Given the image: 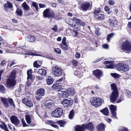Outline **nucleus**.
Listing matches in <instances>:
<instances>
[{
    "mask_svg": "<svg viewBox=\"0 0 131 131\" xmlns=\"http://www.w3.org/2000/svg\"><path fill=\"white\" fill-rule=\"evenodd\" d=\"M100 112L106 116H107L109 115V111L107 108H104L103 110H101Z\"/></svg>",
    "mask_w": 131,
    "mask_h": 131,
    "instance_id": "obj_29",
    "label": "nucleus"
},
{
    "mask_svg": "<svg viewBox=\"0 0 131 131\" xmlns=\"http://www.w3.org/2000/svg\"><path fill=\"white\" fill-rule=\"evenodd\" d=\"M41 103L42 107H44L45 108L48 109L50 108L53 104L52 101L50 100H48L46 99L42 101Z\"/></svg>",
    "mask_w": 131,
    "mask_h": 131,
    "instance_id": "obj_8",
    "label": "nucleus"
},
{
    "mask_svg": "<svg viewBox=\"0 0 131 131\" xmlns=\"http://www.w3.org/2000/svg\"><path fill=\"white\" fill-rule=\"evenodd\" d=\"M110 109L112 116L115 117H116V114L115 112L116 110V106L114 105H111L110 106Z\"/></svg>",
    "mask_w": 131,
    "mask_h": 131,
    "instance_id": "obj_16",
    "label": "nucleus"
},
{
    "mask_svg": "<svg viewBox=\"0 0 131 131\" xmlns=\"http://www.w3.org/2000/svg\"><path fill=\"white\" fill-rule=\"evenodd\" d=\"M54 123L53 122V123H52L51 126L54 128H58V125L56 124H54Z\"/></svg>",
    "mask_w": 131,
    "mask_h": 131,
    "instance_id": "obj_63",
    "label": "nucleus"
},
{
    "mask_svg": "<svg viewBox=\"0 0 131 131\" xmlns=\"http://www.w3.org/2000/svg\"><path fill=\"white\" fill-rule=\"evenodd\" d=\"M116 68L118 71H122L124 72L127 71L129 70V67L128 65L123 63L117 64L116 66Z\"/></svg>",
    "mask_w": 131,
    "mask_h": 131,
    "instance_id": "obj_3",
    "label": "nucleus"
},
{
    "mask_svg": "<svg viewBox=\"0 0 131 131\" xmlns=\"http://www.w3.org/2000/svg\"><path fill=\"white\" fill-rule=\"evenodd\" d=\"M25 118L28 124H29L31 123V119L29 115L28 114L26 115L25 116Z\"/></svg>",
    "mask_w": 131,
    "mask_h": 131,
    "instance_id": "obj_36",
    "label": "nucleus"
},
{
    "mask_svg": "<svg viewBox=\"0 0 131 131\" xmlns=\"http://www.w3.org/2000/svg\"><path fill=\"white\" fill-rule=\"evenodd\" d=\"M118 96V93L117 91H113L110 96V99L112 103L115 102Z\"/></svg>",
    "mask_w": 131,
    "mask_h": 131,
    "instance_id": "obj_11",
    "label": "nucleus"
},
{
    "mask_svg": "<svg viewBox=\"0 0 131 131\" xmlns=\"http://www.w3.org/2000/svg\"><path fill=\"white\" fill-rule=\"evenodd\" d=\"M108 3L109 4L112 6L114 5L115 4V2L114 0H109Z\"/></svg>",
    "mask_w": 131,
    "mask_h": 131,
    "instance_id": "obj_54",
    "label": "nucleus"
},
{
    "mask_svg": "<svg viewBox=\"0 0 131 131\" xmlns=\"http://www.w3.org/2000/svg\"><path fill=\"white\" fill-rule=\"evenodd\" d=\"M85 129L93 131L94 129L93 124L92 122H89L87 124H83L81 126L77 125L75 127V131H84Z\"/></svg>",
    "mask_w": 131,
    "mask_h": 131,
    "instance_id": "obj_1",
    "label": "nucleus"
},
{
    "mask_svg": "<svg viewBox=\"0 0 131 131\" xmlns=\"http://www.w3.org/2000/svg\"><path fill=\"white\" fill-rule=\"evenodd\" d=\"M103 63L106 65V67L107 68L113 69L114 67V64L113 63V61H105L103 62Z\"/></svg>",
    "mask_w": 131,
    "mask_h": 131,
    "instance_id": "obj_14",
    "label": "nucleus"
},
{
    "mask_svg": "<svg viewBox=\"0 0 131 131\" xmlns=\"http://www.w3.org/2000/svg\"><path fill=\"white\" fill-rule=\"evenodd\" d=\"M24 89V85L22 84H20L19 85V87L17 90L16 91V94L18 95L20 94V93Z\"/></svg>",
    "mask_w": 131,
    "mask_h": 131,
    "instance_id": "obj_24",
    "label": "nucleus"
},
{
    "mask_svg": "<svg viewBox=\"0 0 131 131\" xmlns=\"http://www.w3.org/2000/svg\"><path fill=\"white\" fill-rule=\"evenodd\" d=\"M91 4L88 2H85L82 3L80 6V9L84 11H86L90 9Z\"/></svg>",
    "mask_w": 131,
    "mask_h": 131,
    "instance_id": "obj_10",
    "label": "nucleus"
},
{
    "mask_svg": "<svg viewBox=\"0 0 131 131\" xmlns=\"http://www.w3.org/2000/svg\"><path fill=\"white\" fill-rule=\"evenodd\" d=\"M58 94L59 96L61 97H66L69 95L68 92L65 90H61L60 91L58 90Z\"/></svg>",
    "mask_w": 131,
    "mask_h": 131,
    "instance_id": "obj_13",
    "label": "nucleus"
},
{
    "mask_svg": "<svg viewBox=\"0 0 131 131\" xmlns=\"http://www.w3.org/2000/svg\"><path fill=\"white\" fill-rule=\"evenodd\" d=\"M72 20L73 21H76L77 23L81 26H84L85 25V23L82 21L80 19H78L76 17H74L73 18Z\"/></svg>",
    "mask_w": 131,
    "mask_h": 131,
    "instance_id": "obj_20",
    "label": "nucleus"
},
{
    "mask_svg": "<svg viewBox=\"0 0 131 131\" xmlns=\"http://www.w3.org/2000/svg\"><path fill=\"white\" fill-rule=\"evenodd\" d=\"M112 17V18L109 19V22L111 26H114L116 24V21L114 17Z\"/></svg>",
    "mask_w": 131,
    "mask_h": 131,
    "instance_id": "obj_25",
    "label": "nucleus"
},
{
    "mask_svg": "<svg viewBox=\"0 0 131 131\" xmlns=\"http://www.w3.org/2000/svg\"><path fill=\"white\" fill-rule=\"evenodd\" d=\"M62 70L57 65H56L53 67L52 68V73L55 76L59 77L62 73Z\"/></svg>",
    "mask_w": 131,
    "mask_h": 131,
    "instance_id": "obj_5",
    "label": "nucleus"
},
{
    "mask_svg": "<svg viewBox=\"0 0 131 131\" xmlns=\"http://www.w3.org/2000/svg\"><path fill=\"white\" fill-rule=\"evenodd\" d=\"M32 6L35 7L36 10L37 11L39 10V8L38 7V4L35 2H33L32 3Z\"/></svg>",
    "mask_w": 131,
    "mask_h": 131,
    "instance_id": "obj_38",
    "label": "nucleus"
},
{
    "mask_svg": "<svg viewBox=\"0 0 131 131\" xmlns=\"http://www.w3.org/2000/svg\"><path fill=\"white\" fill-rule=\"evenodd\" d=\"M54 123L53 122V123H52L51 126L54 128H58V125L56 124H54Z\"/></svg>",
    "mask_w": 131,
    "mask_h": 131,
    "instance_id": "obj_62",
    "label": "nucleus"
},
{
    "mask_svg": "<svg viewBox=\"0 0 131 131\" xmlns=\"http://www.w3.org/2000/svg\"><path fill=\"white\" fill-rule=\"evenodd\" d=\"M73 100H68L64 99L62 102L64 107H69L71 106L73 104Z\"/></svg>",
    "mask_w": 131,
    "mask_h": 131,
    "instance_id": "obj_12",
    "label": "nucleus"
},
{
    "mask_svg": "<svg viewBox=\"0 0 131 131\" xmlns=\"http://www.w3.org/2000/svg\"><path fill=\"white\" fill-rule=\"evenodd\" d=\"M58 124L61 127H63L64 125L66 124V123L64 121H60L58 122Z\"/></svg>",
    "mask_w": 131,
    "mask_h": 131,
    "instance_id": "obj_42",
    "label": "nucleus"
},
{
    "mask_svg": "<svg viewBox=\"0 0 131 131\" xmlns=\"http://www.w3.org/2000/svg\"><path fill=\"white\" fill-rule=\"evenodd\" d=\"M53 122L51 120H47L46 122V123L47 124H50L51 125V124L53 123Z\"/></svg>",
    "mask_w": 131,
    "mask_h": 131,
    "instance_id": "obj_58",
    "label": "nucleus"
},
{
    "mask_svg": "<svg viewBox=\"0 0 131 131\" xmlns=\"http://www.w3.org/2000/svg\"><path fill=\"white\" fill-rule=\"evenodd\" d=\"M93 72L95 77L99 79L102 75V73L99 70H94Z\"/></svg>",
    "mask_w": 131,
    "mask_h": 131,
    "instance_id": "obj_18",
    "label": "nucleus"
},
{
    "mask_svg": "<svg viewBox=\"0 0 131 131\" xmlns=\"http://www.w3.org/2000/svg\"><path fill=\"white\" fill-rule=\"evenodd\" d=\"M45 91L43 89H40L37 90V94L39 96H42L44 95Z\"/></svg>",
    "mask_w": 131,
    "mask_h": 131,
    "instance_id": "obj_28",
    "label": "nucleus"
},
{
    "mask_svg": "<svg viewBox=\"0 0 131 131\" xmlns=\"http://www.w3.org/2000/svg\"><path fill=\"white\" fill-rule=\"evenodd\" d=\"M74 111L73 110H72L70 112V113L69 115V118L70 119H72L74 116Z\"/></svg>",
    "mask_w": 131,
    "mask_h": 131,
    "instance_id": "obj_39",
    "label": "nucleus"
},
{
    "mask_svg": "<svg viewBox=\"0 0 131 131\" xmlns=\"http://www.w3.org/2000/svg\"><path fill=\"white\" fill-rule=\"evenodd\" d=\"M52 87L55 89H57L59 88V86L58 84H56L55 85H53Z\"/></svg>",
    "mask_w": 131,
    "mask_h": 131,
    "instance_id": "obj_60",
    "label": "nucleus"
},
{
    "mask_svg": "<svg viewBox=\"0 0 131 131\" xmlns=\"http://www.w3.org/2000/svg\"><path fill=\"white\" fill-rule=\"evenodd\" d=\"M63 114V110L61 108H57L52 112V116L53 117L58 118L61 116Z\"/></svg>",
    "mask_w": 131,
    "mask_h": 131,
    "instance_id": "obj_7",
    "label": "nucleus"
},
{
    "mask_svg": "<svg viewBox=\"0 0 131 131\" xmlns=\"http://www.w3.org/2000/svg\"><path fill=\"white\" fill-rule=\"evenodd\" d=\"M103 59V58H98L96 60H95L94 61V62L95 63H96L97 62H98L101 61V60H102Z\"/></svg>",
    "mask_w": 131,
    "mask_h": 131,
    "instance_id": "obj_64",
    "label": "nucleus"
},
{
    "mask_svg": "<svg viewBox=\"0 0 131 131\" xmlns=\"http://www.w3.org/2000/svg\"><path fill=\"white\" fill-rule=\"evenodd\" d=\"M1 99L5 106L6 107H8L9 106V105L8 102V98L7 99L5 97H1Z\"/></svg>",
    "mask_w": 131,
    "mask_h": 131,
    "instance_id": "obj_23",
    "label": "nucleus"
},
{
    "mask_svg": "<svg viewBox=\"0 0 131 131\" xmlns=\"http://www.w3.org/2000/svg\"><path fill=\"white\" fill-rule=\"evenodd\" d=\"M79 24L77 23L75 24L72 25V26L74 27V28L77 29L78 30H80V25H79Z\"/></svg>",
    "mask_w": 131,
    "mask_h": 131,
    "instance_id": "obj_41",
    "label": "nucleus"
},
{
    "mask_svg": "<svg viewBox=\"0 0 131 131\" xmlns=\"http://www.w3.org/2000/svg\"><path fill=\"white\" fill-rule=\"evenodd\" d=\"M61 47L63 50H68L67 45H60Z\"/></svg>",
    "mask_w": 131,
    "mask_h": 131,
    "instance_id": "obj_46",
    "label": "nucleus"
},
{
    "mask_svg": "<svg viewBox=\"0 0 131 131\" xmlns=\"http://www.w3.org/2000/svg\"><path fill=\"white\" fill-rule=\"evenodd\" d=\"M0 127L5 131H9L6 125L4 123H2L1 124H0Z\"/></svg>",
    "mask_w": 131,
    "mask_h": 131,
    "instance_id": "obj_33",
    "label": "nucleus"
},
{
    "mask_svg": "<svg viewBox=\"0 0 131 131\" xmlns=\"http://www.w3.org/2000/svg\"><path fill=\"white\" fill-rule=\"evenodd\" d=\"M53 79L50 77H49L46 79V81L47 84L48 85L51 84L53 82Z\"/></svg>",
    "mask_w": 131,
    "mask_h": 131,
    "instance_id": "obj_30",
    "label": "nucleus"
},
{
    "mask_svg": "<svg viewBox=\"0 0 131 131\" xmlns=\"http://www.w3.org/2000/svg\"><path fill=\"white\" fill-rule=\"evenodd\" d=\"M31 70H28L27 71V79L28 81L26 82V86H25L26 89H28L31 86V83L32 82L31 79Z\"/></svg>",
    "mask_w": 131,
    "mask_h": 131,
    "instance_id": "obj_9",
    "label": "nucleus"
},
{
    "mask_svg": "<svg viewBox=\"0 0 131 131\" xmlns=\"http://www.w3.org/2000/svg\"><path fill=\"white\" fill-rule=\"evenodd\" d=\"M118 130L119 131H128L127 128L126 127H123L119 128Z\"/></svg>",
    "mask_w": 131,
    "mask_h": 131,
    "instance_id": "obj_47",
    "label": "nucleus"
},
{
    "mask_svg": "<svg viewBox=\"0 0 131 131\" xmlns=\"http://www.w3.org/2000/svg\"><path fill=\"white\" fill-rule=\"evenodd\" d=\"M10 104L14 108L15 107V105L14 104V102L13 100L11 98H8V101Z\"/></svg>",
    "mask_w": 131,
    "mask_h": 131,
    "instance_id": "obj_34",
    "label": "nucleus"
},
{
    "mask_svg": "<svg viewBox=\"0 0 131 131\" xmlns=\"http://www.w3.org/2000/svg\"><path fill=\"white\" fill-rule=\"evenodd\" d=\"M23 102L26 105L29 107H31L33 106V104L32 101L29 100L28 99L24 98L23 100Z\"/></svg>",
    "mask_w": 131,
    "mask_h": 131,
    "instance_id": "obj_19",
    "label": "nucleus"
},
{
    "mask_svg": "<svg viewBox=\"0 0 131 131\" xmlns=\"http://www.w3.org/2000/svg\"><path fill=\"white\" fill-rule=\"evenodd\" d=\"M54 50L55 52L58 54H60L61 53V51L60 49L58 48H54Z\"/></svg>",
    "mask_w": 131,
    "mask_h": 131,
    "instance_id": "obj_52",
    "label": "nucleus"
},
{
    "mask_svg": "<svg viewBox=\"0 0 131 131\" xmlns=\"http://www.w3.org/2000/svg\"><path fill=\"white\" fill-rule=\"evenodd\" d=\"M28 54L30 55L35 56H41V55H40L38 54H35V53L32 52H30L28 53Z\"/></svg>",
    "mask_w": 131,
    "mask_h": 131,
    "instance_id": "obj_55",
    "label": "nucleus"
},
{
    "mask_svg": "<svg viewBox=\"0 0 131 131\" xmlns=\"http://www.w3.org/2000/svg\"><path fill=\"white\" fill-rule=\"evenodd\" d=\"M43 14V16H54L53 14V15H51V13L49 9H47L45 10Z\"/></svg>",
    "mask_w": 131,
    "mask_h": 131,
    "instance_id": "obj_22",
    "label": "nucleus"
},
{
    "mask_svg": "<svg viewBox=\"0 0 131 131\" xmlns=\"http://www.w3.org/2000/svg\"><path fill=\"white\" fill-rule=\"evenodd\" d=\"M101 9V8L99 7L96 8L95 7L94 12H93L94 14H95L96 15L98 16H104V14H103L101 13V12H100Z\"/></svg>",
    "mask_w": 131,
    "mask_h": 131,
    "instance_id": "obj_17",
    "label": "nucleus"
},
{
    "mask_svg": "<svg viewBox=\"0 0 131 131\" xmlns=\"http://www.w3.org/2000/svg\"><path fill=\"white\" fill-rule=\"evenodd\" d=\"M27 40L29 42H33L36 39V37L33 36H29L27 38Z\"/></svg>",
    "mask_w": 131,
    "mask_h": 131,
    "instance_id": "obj_31",
    "label": "nucleus"
},
{
    "mask_svg": "<svg viewBox=\"0 0 131 131\" xmlns=\"http://www.w3.org/2000/svg\"><path fill=\"white\" fill-rule=\"evenodd\" d=\"M104 102V100L100 97L94 98L92 100L91 103L93 105L97 107L100 106Z\"/></svg>",
    "mask_w": 131,
    "mask_h": 131,
    "instance_id": "obj_4",
    "label": "nucleus"
},
{
    "mask_svg": "<svg viewBox=\"0 0 131 131\" xmlns=\"http://www.w3.org/2000/svg\"><path fill=\"white\" fill-rule=\"evenodd\" d=\"M16 72L15 71H13L9 78L7 79L6 81V85L8 87L14 86L16 84L15 79V78Z\"/></svg>",
    "mask_w": 131,
    "mask_h": 131,
    "instance_id": "obj_2",
    "label": "nucleus"
},
{
    "mask_svg": "<svg viewBox=\"0 0 131 131\" xmlns=\"http://www.w3.org/2000/svg\"><path fill=\"white\" fill-rule=\"evenodd\" d=\"M51 29L55 32H57L58 30L57 26L56 25H55L54 27L52 28Z\"/></svg>",
    "mask_w": 131,
    "mask_h": 131,
    "instance_id": "obj_51",
    "label": "nucleus"
},
{
    "mask_svg": "<svg viewBox=\"0 0 131 131\" xmlns=\"http://www.w3.org/2000/svg\"><path fill=\"white\" fill-rule=\"evenodd\" d=\"M114 35L113 33H111L108 34L106 38L107 42H109L110 39L113 37Z\"/></svg>",
    "mask_w": 131,
    "mask_h": 131,
    "instance_id": "obj_37",
    "label": "nucleus"
},
{
    "mask_svg": "<svg viewBox=\"0 0 131 131\" xmlns=\"http://www.w3.org/2000/svg\"><path fill=\"white\" fill-rule=\"evenodd\" d=\"M37 73L41 75H43L45 76L46 74V72L45 70L43 69H41L39 70Z\"/></svg>",
    "mask_w": 131,
    "mask_h": 131,
    "instance_id": "obj_26",
    "label": "nucleus"
},
{
    "mask_svg": "<svg viewBox=\"0 0 131 131\" xmlns=\"http://www.w3.org/2000/svg\"><path fill=\"white\" fill-rule=\"evenodd\" d=\"M37 61H35L34 62L33 65L34 66V67H35L37 68L39 66H40L41 65H39L38 64Z\"/></svg>",
    "mask_w": 131,
    "mask_h": 131,
    "instance_id": "obj_50",
    "label": "nucleus"
},
{
    "mask_svg": "<svg viewBox=\"0 0 131 131\" xmlns=\"http://www.w3.org/2000/svg\"><path fill=\"white\" fill-rule=\"evenodd\" d=\"M104 9L106 11L108 12H108L110 10L109 7L108 6H105L104 7Z\"/></svg>",
    "mask_w": 131,
    "mask_h": 131,
    "instance_id": "obj_61",
    "label": "nucleus"
},
{
    "mask_svg": "<svg viewBox=\"0 0 131 131\" xmlns=\"http://www.w3.org/2000/svg\"><path fill=\"white\" fill-rule=\"evenodd\" d=\"M78 62L76 61L73 60L72 61V63L73 65L74 66H77L78 65Z\"/></svg>",
    "mask_w": 131,
    "mask_h": 131,
    "instance_id": "obj_57",
    "label": "nucleus"
},
{
    "mask_svg": "<svg viewBox=\"0 0 131 131\" xmlns=\"http://www.w3.org/2000/svg\"><path fill=\"white\" fill-rule=\"evenodd\" d=\"M126 94L127 96L128 97H130L131 96V92L129 91L126 90Z\"/></svg>",
    "mask_w": 131,
    "mask_h": 131,
    "instance_id": "obj_49",
    "label": "nucleus"
},
{
    "mask_svg": "<svg viewBox=\"0 0 131 131\" xmlns=\"http://www.w3.org/2000/svg\"><path fill=\"white\" fill-rule=\"evenodd\" d=\"M5 91V89L3 85H0V92L4 93Z\"/></svg>",
    "mask_w": 131,
    "mask_h": 131,
    "instance_id": "obj_45",
    "label": "nucleus"
},
{
    "mask_svg": "<svg viewBox=\"0 0 131 131\" xmlns=\"http://www.w3.org/2000/svg\"><path fill=\"white\" fill-rule=\"evenodd\" d=\"M122 49L124 51H131V43L127 40L123 42L122 45Z\"/></svg>",
    "mask_w": 131,
    "mask_h": 131,
    "instance_id": "obj_6",
    "label": "nucleus"
},
{
    "mask_svg": "<svg viewBox=\"0 0 131 131\" xmlns=\"http://www.w3.org/2000/svg\"><path fill=\"white\" fill-rule=\"evenodd\" d=\"M75 57L77 59L79 58L80 57V53L78 52H76L75 54Z\"/></svg>",
    "mask_w": 131,
    "mask_h": 131,
    "instance_id": "obj_48",
    "label": "nucleus"
},
{
    "mask_svg": "<svg viewBox=\"0 0 131 131\" xmlns=\"http://www.w3.org/2000/svg\"><path fill=\"white\" fill-rule=\"evenodd\" d=\"M13 5L12 3L8 2L5 4L4 7L6 8H11L13 7Z\"/></svg>",
    "mask_w": 131,
    "mask_h": 131,
    "instance_id": "obj_35",
    "label": "nucleus"
},
{
    "mask_svg": "<svg viewBox=\"0 0 131 131\" xmlns=\"http://www.w3.org/2000/svg\"><path fill=\"white\" fill-rule=\"evenodd\" d=\"M110 85L111 89L113 90V91H117V90L116 86L114 84H112Z\"/></svg>",
    "mask_w": 131,
    "mask_h": 131,
    "instance_id": "obj_43",
    "label": "nucleus"
},
{
    "mask_svg": "<svg viewBox=\"0 0 131 131\" xmlns=\"http://www.w3.org/2000/svg\"><path fill=\"white\" fill-rule=\"evenodd\" d=\"M39 6L40 8H43L46 7V5L44 4L39 3Z\"/></svg>",
    "mask_w": 131,
    "mask_h": 131,
    "instance_id": "obj_56",
    "label": "nucleus"
},
{
    "mask_svg": "<svg viewBox=\"0 0 131 131\" xmlns=\"http://www.w3.org/2000/svg\"><path fill=\"white\" fill-rule=\"evenodd\" d=\"M105 127V125L101 123L98 125L96 127V129L97 131H104Z\"/></svg>",
    "mask_w": 131,
    "mask_h": 131,
    "instance_id": "obj_21",
    "label": "nucleus"
},
{
    "mask_svg": "<svg viewBox=\"0 0 131 131\" xmlns=\"http://www.w3.org/2000/svg\"><path fill=\"white\" fill-rule=\"evenodd\" d=\"M16 12L17 15L18 16H21L22 15V11L20 9L17 8L16 11Z\"/></svg>",
    "mask_w": 131,
    "mask_h": 131,
    "instance_id": "obj_40",
    "label": "nucleus"
},
{
    "mask_svg": "<svg viewBox=\"0 0 131 131\" xmlns=\"http://www.w3.org/2000/svg\"><path fill=\"white\" fill-rule=\"evenodd\" d=\"M74 75L77 76L79 78H80L83 75V72L80 70H78L75 72Z\"/></svg>",
    "mask_w": 131,
    "mask_h": 131,
    "instance_id": "obj_32",
    "label": "nucleus"
},
{
    "mask_svg": "<svg viewBox=\"0 0 131 131\" xmlns=\"http://www.w3.org/2000/svg\"><path fill=\"white\" fill-rule=\"evenodd\" d=\"M69 91L70 93L72 95H73V94H74V89H72L69 90Z\"/></svg>",
    "mask_w": 131,
    "mask_h": 131,
    "instance_id": "obj_59",
    "label": "nucleus"
},
{
    "mask_svg": "<svg viewBox=\"0 0 131 131\" xmlns=\"http://www.w3.org/2000/svg\"><path fill=\"white\" fill-rule=\"evenodd\" d=\"M11 121L13 124L15 126H17L20 123V122L18 118L14 116H12L11 117Z\"/></svg>",
    "mask_w": 131,
    "mask_h": 131,
    "instance_id": "obj_15",
    "label": "nucleus"
},
{
    "mask_svg": "<svg viewBox=\"0 0 131 131\" xmlns=\"http://www.w3.org/2000/svg\"><path fill=\"white\" fill-rule=\"evenodd\" d=\"M21 6L24 9V10L25 11L30 10V8L29 6L26 4L25 2H24L21 5Z\"/></svg>",
    "mask_w": 131,
    "mask_h": 131,
    "instance_id": "obj_27",
    "label": "nucleus"
},
{
    "mask_svg": "<svg viewBox=\"0 0 131 131\" xmlns=\"http://www.w3.org/2000/svg\"><path fill=\"white\" fill-rule=\"evenodd\" d=\"M111 76L115 78H118L119 77V75L116 73H111Z\"/></svg>",
    "mask_w": 131,
    "mask_h": 131,
    "instance_id": "obj_44",
    "label": "nucleus"
},
{
    "mask_svg": "<svg viewBox=\"0 0 131 131\" xmlns=\"http://www.w3.org/2000/svg\"><path fill=\"white\" fill-rule=\"evenodd\" d=\"M6 64V61L5 60L2 61L1 63V66L2 67H4L5 66Z\"/></svg>",
    "mask_w": 131,
    "mask_h": 131,
    "instance_id": "obj_53",
    "label": "nucleus"
}]
</instances>
